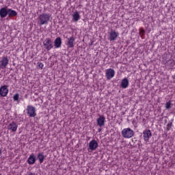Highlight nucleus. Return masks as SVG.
I'll return each instance as SVG.
<instances>
[{
  "instance_id": "nucleus-1",
  "label": "nucleus",
  "mask_w": 175,
  "mask_h": 175,
  "mask_svg": "<svg viewBox=\"0 0 175 175\" xmlns=\"http://www.w3.org/2000/svg\"><path fill=\"white\" fill-rule=\"evenodd\" d=\"M6 16H9V17H16V16H17V12L10 8H1L0 9V17L5 18Z\"/></svg>"
},
{
  "instance_id": "nucleus-2",
  "label": "nucleus",
  "mask_w": 175,
  "mask_h": 175,
  "mask_svg": "<svg viewBox=\"0 0 175 175\" xmlns=\"http://www.w3.org/2000/svg\"><path fill=\"white\" fill-rule=\"evenodd\" d=\"M49 21H50V14H41L38 18V25L42 27V25L49 24Z\"/></svg>"
},
{
  "instance_id": "nucleus-3",
  "label": "nucleus",
  "mask_w": 175,
  "mask_h": 175,
  "mask_svg": "<svg viewBox=\"0 0 175 175\" xmlns=\"http://www.w3.org/2000/svg\"><path fill=\"white\" fill-rule=\"evenodd\" d=\"M133 135H135V132L131 128H126L122 131V136L124 139H131Z\"/></svg>"
},
{
  "instance_id": "nucleus-4",
  "label": "nucleus",
  "mask_w": 175,
  "mask_h": 175,
  "mask_svg": "<svg viewBox=\"0 0 175 175\" xmlns=\"http://www.w3.org/2000/svg\"><path fill=\"white\" fill-rule=\"evenodd\" d=\"M26 111L29 117H36V108H35V107L27 105Z\"/></svg>"
},
{
  "instance_id": "nucleus-5",
  "label": "nucleus",
  "mask_w": 175,
  "mask_h": 175,
  "mask_svg": "<svg viewBox=\"0 0 175 175\" xmlns=\"http://www.w3.org/2000/svg\"><path fill=\"white\" fill-rule=\"evenodd\" d=\"M44 48L47 50V51H50L51 49H53V41H51V38H46L43 42Z\"/></svg>"
},
{
  "instance_id": "nucleus-6",
  "label": "nucleus",
  "mask_w": 175,
  "mask_h": 175,
  "mask_svg": "<svg viewBox=\"0 0 175 175\" xmlns=\"http://www.w3.org/2000/svg\"><path fill=\"white\" fill-rule=\"evenodd\" d=\"M116 75V71L114 69L108 68L105 70V77L107 80H111L113 77Z\"/></svg>"
},
{
  "instance_id": "nucleus-7",
  "label": "nucleus",
  "mask_w": 175,
  "mask_h": 175,
  "mask_svg": "<svg viewBox=\"0 0 175 175\" xmlns=\"http://www.w3.org/2000/svg\"><path fill=\"white\" fill-rule=\"evenodd\" d=\"M8 85H4L0 87V96L3 98H5V96H8V94H9V89Z\"/></svg>"
},
{
  "instance_id": "nucleus-8",
  "label": "nucleus",
  "mask_w": 175,
  "mask_h": 175,
  "mask_svg": "<svg viewBox=\"0 0 175 175\" xmlns=\"http://www.w3.org/2000/svg\"><path fill=\"white\" fill-rule=\"evenodd\" d=\"M8 65H9V59L8 58V56L2 57L0 59V68L1 69H5Z\"/></svg>"
},
{
  "instance_id": "nucleus-9",
  "label": "nucleus",
  "mask_w": 175,
  "mask_h": 175,
  "mask_svg": "<svg viewBox=\"0 0 175 175\" xmlns=\"http://www.w3.org/2000/svg\"><path fill=\"white\" fill-rule=\"evenodd\" d=\"M118 32L116 31V30H111V31L109 33V40L110 42H113V40H116L117 38H118Z\"/></svg>"
},
{
  "instance_id": "nucleus-10",
  "label": "nucleus",
  "mask_w": 175,
  "mask_h": 175,
  "mask_svg": "<svg viewBox=\"0 0 175 175\" xmlns=\"http://www.w3.org/2000/svg\"><path fill=\"white\" fill-rule=\"evenodd\" d=\"M97 125L102 128V126H105V123L106 122V118L103 116H100L96 120Z\"/></svg>"
},
{
  "instance_id": "nucleus-11",
  "label": "nucleus",
  "mask_w": 175,
  "mask_h": 175,
  "mask_svg": "<svg viewBox=\"0 0 175 175\" xmlns=\"http://www.w3.org/2000/svg\"><path fill=\"white\" fill-rule=\"evenodd\" d=\"M17 128H18V125L16 124L14 122H12L8 126V131H11V132L15 133L17 131Z\"/></svg>"
},
{
  "instance_id": "nucleus-12",
  "label": "nucleus",
  "mask_w": 175,
  "mask_h": 175,
  "mask_svg": "<svg viewBox=\"0 0 175 175\" xmlns=\"http://www.w3.org/2000/svg\"><path fill=\"white\" fill-rule=\"evenodd\" d=\"M98 148V142L95 139H92L89 143V150L92 151H95L96 149Z\"/></svg>"
},
{
  "instance_id": "nucleus-13",
  "label": "nucleus",
  "mask_w": 175,
  "mask_h": 175,
  "mask_svg": "<svg viewBox=\"0 0 175 175\" xmlns=\"http://www.w3.org/2000/svg\"><path fill=\"white\" fill-rule=\"evenodd\" d=\"M71 16L72 17V21H74L75 23H77V21H79V20L81 18L80 13H79V11L74 12Z\"/></svg>"
},
{
  "instance_id": "nucleus-14",
  "label": "nucleus",
  "mask_w": 175,
  "mask_h": 175,
  "mask_svg": "<svg viewBox=\"0 0 175 175\" xmlns=\"http://www.w3.org/2000/svg\"><path fill=\"white\" fill-rule=\"evenodd\" d=\"M143 133L145 142H148L150 137L152 136V135L151 134V131L150 130H145Z\"/></svg>"
},
{
  "instance_id": "nucleus-15",
  "label": "nucleus",
  "mask_w": 175,
  "mask_h": 175,
  "mask_svg": "<svg viewBox=\"0 0 175 175\" xmlns=\"http://www.w3.org/2000/svg\"><path fill=\"white\" fill-rule=\"evenodd\" d=\"M129 85V81H128V79L124 78L123 79H122L121 82H120V87L122 88H128V86Z\"/></svg>"
},
{
  "instance_id": "nucleus-16",
  "label": "nucleus",
  "mask_w": 175,
  "mask_h": 175,
  "mask_svg": "<svg viewBox=\"0 0 175 175\" xmlns=\"http://www.w3.org/2000/svg\"><path fill=\"white\" fill-rule=\"evenodd\" d=\"M67 46L69 49H72L75 46V37L71 36L68 38Z\"/></svg>"
},
{
  "instance_id": "nucleus-17",
  "label": "nucleus",
  "mask_w": 175,
  "mask_h": 175,
  "mask_svg": "<svg viewBox=\"0 0 175 175\" xmlns=\"http://www.w3.org/2000/svg\"><path fill=\"white\" fill-rule=\"evenodd\" d=\"M62 44V40H61V38L57 37L55 38L54 41V46L55 49H59L61 47V45Z\"/></svg>"
},
{
  "instance_id": "nucleus-18",
  "label": "nucleus",
  "mask_w": 175,
  "mask_h": 175,
  "mask_svg": "<svg viewBox=\"0 0 175 175\" xmlns=\"http://www.w3.org/2000/svg\"><path fill=\"white\" fill-rule=\"evenodd\" d=\"M35 162H36V157H35V154H30L27 159V163H29V165H33Z\"/></svg>"
},
{
  "instance_id": "nucleus-19",
  "label": "nucleus",
  "mask_w": 175,
  "mask_h": 175,
  "mask_svg": "<svg viewBox=\"0 0 175 175\" xmlns=\"http://www.w3.org/2000/svg\"><path fill=\"white\" fill-rule=\"evenodd\" d=\"M38 159L40 163H43V161H44V155L43 154V153H38Z\"/></svg>"
},
{
  "instance_id": "nucleus-20",
  "label": "nucleus",
  "mask_w": 175,
  "mask_h": 175,
  "mask_svg": "<svg viewBox=\"0 0 175 175\" xmlns=\"http://www.w3.org/2000/svg\"><path fill=\"white\" fill-rule=\"evenodd\" d=\"M19 98H20V95L18 94V93L15 94L13 96V99L14 102H17Z\"/></svg>"
},
{
  "instance_id": "nucleus-21",
  "label": "nucleus",
  "mask_w": 175,
  "mask_h": 175,
  "mask_svg": "<svg viewBox=\"0 0 175 175\" xmlns=\"http://www.w3.org/2000/svg\"><path fill=\"white\" fill-rule=\"evenodd\" d=\"M170 107H172V103H170V101L167 102L165 103V109H170Z\"/></svg>"
},
{
  "instance_id": "nucleus-22",
  "label": "nucleus",
  "mask_w": 175,
  "mask_h": 175,
  "mask_svg": "<svg viewBox=\"0 0 175 175\" xmlns=\"http://www.w3.org/2000/svg\"><path fill=\"white\" fill-rule=\"evenodd\" d=\"M167 131H170V129H172V123H168L167 124Z\"/></svg>"
},
{
  "instance_id": "nucleus-23",
  "label": "nucleus",
  "mask_w": 175,
  "mask_h": 175,
  "mask_svg": "<svg viewBox=\"0 0 175 175\" xmlns=\"http://www.w3.org/2000/svg\"><path fill=\"white\" fill-rule=\"evenodd\" d=\"M39 68H40V69H43V68L44 67V64H43V63H40L38 64Z\"/></svg>"
},
{
  "instance_id": "nucleus-24",
  "label": "nucleus",
  "mask_w": 175,
  "mask_h": 175,
  "mask_svg": "<svg viewBox=\"0 0 175 175\" xmlns=\"http://www.w3.org/2000/svg\"><path fill=\"white\" fill-rule=\"evenodd\" d=\"M25 175H36L35 173H32V172H27V174Z\"/></svg>"
},
{
  "instance_id": "nucleus-25",
  "label": "nucleus",
  "mask_w": 175,
  "mask_h": 175,
  "mask_svg": "<svg viewBox=\"0 0 175 175\" xmlns=\"http://www.w3.org/2000/svg\"><path fill=\"white\" fill-rule=\"evenodd\" d=\"M174 65H175L174 62H173L171 63V66H174Z\"/></svg>"
},
{
  "instance_id": "nucleus-26",
  "label": "nucleus",
  "mask_w": 175,
  "mask_h": 175,
  "mask_svg": "<svg viewBox=\"0 0 175 175\" xmlns=\"http://www.w3.org/2000/svg\"><path fill=\"white\" fill-rule=\"evenodd\" d=\"M2 155V150L0 149V157Z\"/></svg>"
},
{
  "instance_id": "nucleus-27",
  "label": "nucleus",
  "mask_w": 175,
  "mask_h": 175,
  "mask_svg": "<svg viewBox=\"0 0 175 175\" xmlns=\"http://www.w3.org/2000/svg\"><path fill=\"white\" fill-rule=\"evenodd\" d=\"M142 32L144 33V30L141 31H140V33H142Z\"/></svg>"
},
{
  "instance_id": "nucleus-28",
  "label": "nucleus",
  "mask_w": 175,
  "mask_h": 175,
  "mask_svg": "<svg viewBox=\"0 0 175 175\" xmlns=\"http://www.w3.org/2000/svg\"><path fill=\"white\" fill-rule=\"evenodd\" d=\"M100 131H102V129H98V132H100Z\"/></svg>"
}]
</instances>
